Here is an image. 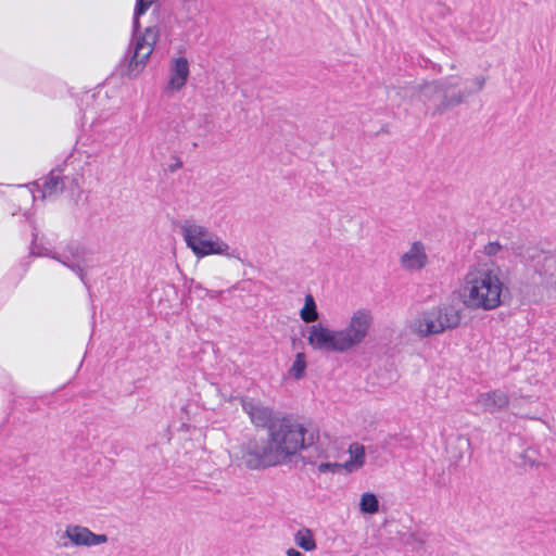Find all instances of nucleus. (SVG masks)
I'll use <instances>...</instances> for the list:
<instances>
[{
	"mask_svg": "<svg viewBox=\"0 0 556 556\" xmlns=\"http://www.w3.org/2000/svg\"><path fill=\"white\" fill-rule=\"evenodd\" d=\"M186 245L198 257L202 258L208 255H222L227 258L240 260V251L231 248L218 235L210 231L203 225L188 223L181 228Z\"/></svg>",
	"mask_w": 556,
	"mask_h": 556,
	"instance_id": "nucleus-6",
	"label": "nucleus"
},
{
	"mask_svg": "<svg viewBox=\"0 0 556 556\" xmlns=\"http://www.w3.org/2000/svg\"><path fill=\"white\" fill-rule=\"evenodd\" d=\"M477 403L485 410L494 413L503 410L509 405V396L502 390H493L481 393L477 397Z\"/></svg>",
	"mask_w": 556,
	"mask_h": 556,
	"instance_id": "nucleus-16",
	"label": "nucleus"
},
{
	"mask_svg": "<svg viewBox=\"0 0 556 556\" xmlns=\"http://www.w3.org/2000/svg\"><path fill=\"white\" fill-rule=\"evenodd\" d=\"M189 76V61L185 56L173 58L168 64V76L164 88L165 92L174 94L181 91L186 87Z\"/></svg>",
	"mask_w": 556,
	"mask_h": 556,
	"instance_id": "nucleus-12",
	"label": "nucleus"
},
{
	"mask_svg": "<svg viewBox=\"0 0 556 556\" xmlns=\"http://www.w3.org/2000/svg\"><path fill=\"white\" fill-rule=\"evenodd\" d=\"M62 539L68 540V542H63L65 547L70 544L76 547H93L109 541L106 534L94 533L89 528L79 525L66 526Z\"/></svg>",
	"mask_w": 556,
	"mask_h": 556,
	"instance_id": "nucleus-10",
	"label": "nucleus"
},
{
	"mask_svg": "<svg viewBox=\"0 0 556 556\" xmlns=\"http://www.w3.org/2000/svg\"><path fill=\"white\" fill-rule=\"evenodd\" d=\"M507 293L502 270L488 264L469 266L453 291L455 300L465 308L484 312L502 306Z\"/></svg>",
	"mask_w": 556,
	"mask_h": 556,
	"instance_id": "nucleus-2",
	"label": "nucleus"
},
{
	"mask_svg": "<svg viewBox=\"0 0 556 556\" xmlns=\"http://www.w3.org/2000/svg\"><path fill=\"white\" fill-rule=\"evenodd\" d=\"M374 327L370 308L354 309L341 328H331L324 323L307 327L305 339L312 350L323 353L344 354L363 345Z\"/></svg>",
	"mask_w": 556,
	"mask_h": 556,
	"instance_id": "nucleus-1",
	"label": "nucleus"
},
{
	"mask_svg": "<svg viewBox=\"0 0 556 556\" xmlns=\"http://www.w3.org/2000/svg\"><path fill=\"white\" fill-rule=\"evenodd\" d=\"M484 84V76L464 79L459 76L451 75L420 86L417 98L432 115L441 114L460 104L468 97L481 91Z\"/></svg>",
	"mask_w": 556,
	"mask_h": 556,
	"instance_id": "nucleus-3",
	"label": "nucleus"
},
{
	"mask_svg": "<svg viewBox=\"0 0 556 556\" xmlns=\"http://www.w3.org/2000/svg\"><path fill=\"white\" fill-rule=\"evenodd\" d=\"M462 313L450 304H442L420 314L413 323L412 329L421 337L439 334L459 326Z\"/></svg>",
	"mask_w": 556,
	"mask_h": 556,
	"instance_id": "nucleus-7",
	"label": "nucleus"
},
{
	"mask_svg": "<svg viewBox=\"0 0 556 556\" xmlns=\"http://www.w3.org/2000/svg\"><path fill=\"white\" fill-rule=\"evenodd\" d=\"M358 507L364 515H376L379 513L380 502L375 493L364 492L361 494Z\"/></svg>",
	"mask_w": 556,
	"mask_h": 556,
	"instance_id": "nucleus-19",
	"label": "nucleus"
},
{
	"mask_svg": "<svg viewBox=\"0 0 556 556\" xmlns=\"http://www.w3.org/2000/svg\"><path fill=\"white\" fill-rule=\"evenodd\" d=\"M287 555L288 556H302V554L299 551L294 549V548L288 549Z\"/></svg>",
	"mask_w": 556,
	"mask_h": 556,
	"instance_id": "nucleus-24",
	"label": "nucleus"
},
{
	"mask_svg": "<svg viewBox=\"0 0 556 556\" xmlns=\"http://www.w3.org/2000/svg\"><path fill=\"white\" fill-rule=\"evenodd\" d=\"M295 544L304 551L311 552L316 548L313 533L308 529H301L294 535Z\"/></svg>",
	"mask_w": 556,
	"mask_h": 556,
	"instance_id": "nucleus-20",
	"label": "nucleus"
},
{
	"mask_svg": "<svg viewBox=\"0 0 556 556\" xmlns=\"http://www.w3.org/2000/svg\"><path fill=\"white\" fill-rule=\"evenodd\" d=\"M242 409L249 415L251 421L256 427L265 428L275 422L273 420V412L269 407L264 406L261 402L244 397L241 400Z\"/></svg>",
	"mask_w": 556,
	"mask_h": 556,
	"instance_id": "nucleus-13",
	"label": "nucleus"
},
{
	"mask_svg": "<svg viewBox=\"0 0 556 556\" xmlns=\"http://www.w3.org/2000/svg\"><path fill=\"white\" fill-rule=\"evenodd\" d=\"M399 263L401 268L407 273H420L430 263L427 245L421 240L410 242L401 254Z\"/></svg>",
	"mask_w": 556,
	"mask_h": 556,
	"instance_id": "nucleus-11",
	"label": "nucleus"
},
{
	"mask_svg": "<svg viewBox=\"0 0 556 556\" xmlns=\"http://www.w3.org/2000/svg\"><path fill=\"white\" fill-rule=\"evenodd\" d=\"M300 318L304 323L313 325L319 318L316 301L311 293H307L304 298V305L300 309Z\"/></svg>",
	"mask_w": 556,
	"mask_h": 556,
	"instance_id": "nucleus-18",
	"label": "nucleus"
},
{
	"mask_svg": "<svg viewBox=\"0 0 556 556\" xmlns=\"http://www.w3.org/2000/svg\"><path fill=\"white\" fill-rule=\"evenodd\" d=\"M33 187H36V191L30 189V193L34 200H36L38 197L36 192L40 193L41 199L59 194L63 191L64 188L61 172L59 169L51 170L50 174L45 178L42 186L33 184Z\"/></svg>",
	"mask_w": 556,
	"mask_h": 556,
	"instance_id": "nucleus-15",
	"label": "nucleus"
},
{
	"mask_svg": "<svg viewBox=\"0 0 556 556\" xmlns=\"http://www.w3.org/2000/svg\"><path fill=\"white\" fill-rule=\"evenodd\" d=\"M342 467V465H339L337 463H323L318 466V470L320 472H328V471H334L336 468Z\"/></svg>",
	"mask_w": 556,
	"mask_h": 556,
	"instance_id": "nucleus-23",
	"label": "nucleus"
},
{
	"mask_svg": "<svg viewBox=\"0 0 556 556\" xmlns=\"http://www.w3.org/2000/svg\"><path fill=\"white\" fill-rule=\"evenodd\" d=\"M502 249L503 247L498 241H492L483 247L482 252L484 255L493 257L496 256L502 251Z\"/></svg>",
	"mask_w": 556,
	"mask_h": 556,
	"instance_id": "nucleus-22",
	"label": "nucleus"
},
{
	"mask_svg": "<svg viewBox=\"0 0 556 556\" xmlns=\"http://www.w3.org/2000/svg\"><path fill=\"white\" fill-rule=\"evenodd\" d=\"M241 460L249 469H264L277 466L270 452L268 440L266 442L251 439L241 445Z\"/></svg>",
	"mask_w": 556,
	"mask_h": 556,
	"instance_id": "nucleus-9",
	"label": "nucleus"
},
{
	"mask_svg": "<svg viewBox=\"0 0 556 556\" xmlns=\"http://www.w3.org/2000/svg\"><path fill=\"white\" fill-rule=\"evenodd\" d=\"M349 458L342 465L348 472H355L365 465V446L359 443H352L349 446Z\"/></svg>",
	"mask_w": 556,
	"mask_h": 556,
	"instance_id": "nucleus-17",
	"label": "nucleus"
},
{
	"mask_svg": "<svg viewBox=\"0 0 556 556\" xmlns=\"http://www.w3.org/2000/svg\"><path fill=\"white\" fill-rule=\"evenodd\" d=\"M31 253L39 256H49L56 260L70 270L75 273L86 285V269L89 262V252L86 249L78 245H71L62 253H51V251L48 249H39L36 244L35 237L31 244Z\"/></svg>",
	"mask_w": 556,
	"mask_h": 556,
	"instance_id": "nucleus-8",
	"label": "nucleus"
},
{
	"mask_svg": "<svg viewBox=\"0 0 556 556\" xmlns=\"http://www.w3.org/2000/svg\"><path fill=\"white\" fill-rule=\"evenodd\" d=\"M306 429L287 418L275 420L269 426L268 443L277 465L290 460L299 451L313 444V438H306Z\"/></svg>",
	"mask_w": 556,
	"mask_h": 556,
	"instance_id": "nucleus-5",
	"label": "nucleus"
},
{
	"mask_svg": "<svg viewBox=\"0 0 556 556\" xmlns=\"http://www.w3.org/2000/svg\"><path fill=\"white\" fill-rule=\"evenodd\" d=\"M534 270L545 288L556 291V251L553 254L539 253Z\"/></svg>",
	"mask_w": 556,
	"mask_h": 556,
	"instance_id": "nucleus-14",
	"label": "nucleus"
},
{
	"mask_svg": "<svg viewBox=\"0 0 556 556\" xmlns=\"http://www.w3.org/2000/svg\"><path fill=\"white\" fill-rule=\"evenodd\" d=\"M306 369V358L304 353H298L289 369V375L299 380L303 378Z\"/></svg>",
	"mask_w": 556,
	"mask_h": 556,
	"instance_id": "nucleus-21",
	"label": "nucleus"
},
{
	"mask_svg": "<svg viewBox=\"0 0 556 556\" xmlns=\"http://www.w3.org/2000/svg\"><path fill=\"white\" fill-rule=\"evenodd\" d=\"M154 1L155 0H137L132 20L134 35L129 50V59L125 67V75L129 78H136L142 73L160 38V29L157 26H148L142 33L138 30L139 17Z\"/></svg>",
	"mask_w": 556,
	"mask_h": 556,
	"instance_id": "nucleus-4",
	"label": "nucleus"
}]
</instances>
